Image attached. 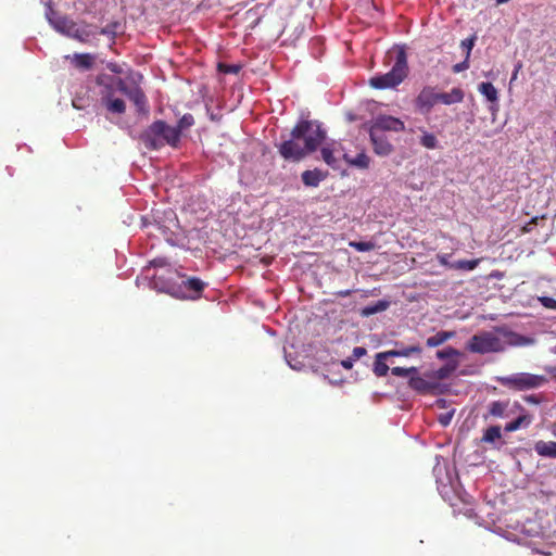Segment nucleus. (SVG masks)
I'll return each mask as SVG.
<instances>
[{
	"label": "nucleus",
	"instance_id": "nucleus-46",
	"mask_svg": "<svg viewBox=\"0 0 556 556\" xmlns=\"http://www.w3.org/2000/svg\"><path fill=\"white\" fill-rule=\"evenodd\" d=\"M451 415L448 416H444V417H441L440 418V422L443 425V426H447L450 424V420H451Z\"/></svg>",
	"mask_w": 556,
	"mask_h": 556
},
{
	"label": "nucleus",
	"instance_id": "nucleus-52",
	"mask_svg": "<svg viewBox=\"0 0 556 556\" xmlns=\"http://www.w3.org/2000/svg\"><path fill=\"white\" fill-rule=\"evenodd\" d=\"M509 0H496V4L500 5V4H504L506 2H508Z\"/></svg>",
	"mask_w": 556,
	"mask_h": 556
},
{
	"label": "nucleus",
	"instance_id": "nucleus-49",
	"mask_svg": "<svg viewBox=\"0 0 556 556\" xmlns=\"http://www.w3.org/2000/svg\"><path fill=\"white\" fill-rule=\"evenodd\" d=\"M406 370H408V375L417 374V371H418L417 367H409V368H406Z\"/></svg>",
	"mask_w": 556,
	"mask_h": 556
},
{
	"label": "nucleus",
	"instance_id": "nucleus-18",
	"mask_svg": "<svg viewBox=\"0 0 556 556\" xmlns=\"http://www.w3.org/2000/svg\"><path fill=\"white\" fill-rule=\"evenodd\" d=\"M182 287L186 290L191 291L193 293L192 298L195 299L200 296L205 287V283L197 277H190L182 281Z\"/></svg>",
	"mask_w": 556,
	"mask_h": 556
},
{
	"label": "nucleus",
	"instance_id": "nucleus-47",
	"mask_svg": "<svg viewBox=\"0 0 556 556\" xmlns=\"http://www.w3.org/2000/svg\"><path fill=\"white\" fill-rule=\"evenodd\" d=\"M520 68H521V64L518 63L516 68H515V71H514V73H513L510 81H513V80H515L517 78V75H518V72H519Z\"/></svg>",
	"mask_w": 556,
	"mask_h": 556
},
{
	"label": "nucleus",
	"instance_id": "nucleus-13",
	"mask_svg": "<svg viewBox=\"0 0 556 556\" xmlns=\"http://www.w3.org/2000/svg\"><path fill=\"white\" fill-rule=\"evenodd\" d=\"M93 35L94 33L89 29V25L79 26L77 23L73 22V27H71L66 36L79 42L87 43L89 38Z\"/></svg>",
	"mask_w": 556,
	"mask_h": 556
},
{
	"label": "nucleus",
	"instance_id": "nucleus-40",
	"mask_svg": "<svg viewBox=\"0 0 556 556\" xmlns=\"http://www.w3.org/2000/svg\"><path fill=\"white\" fill-rule=\"evenodd\" d=\"M437 258L438 262L444 267L451 268V265H453V263L448 261V254H438Z\"/></svg>",
	"mask_w": 556,
	"mask_h": 556
},
{
	"label": "nucleus",
	"instance_id": "nucleus-4",
	"mask_svg": "<svg viewBox=\"0 0 556 556\" xmlns=\"http://www.w3.org/2000/svg\"><path fill=\"white\" fill-rule=\"evenodd\" d=\"M408 75L407 58L404 50H400L391 71L374 76L369 79V85L375 89H387L399 86Z\"/></svg>",
	"mask_w": 556,
	"mask_h": 556
},
{
	"label": "nucleus",
	"instance_id": "nucleus-2",
	"mask_svg": "<svg viewBox=\"0 0 556 556\" xmlns=\"http://www.w3.org/2000/svg\"><path fill=\"white\" fill-rule=\"evenodd\" d=\"M96 83L101 87V103L105 106L108 112L117 115H123L126 112L125 101L119 98H114L116 90L121 91L130 101H132L138 111L146 110L147 97L137 83L129 86L123 78L105 74L99 75Z\"/></svg>",
	"mask_w": 556,
	"mask_h": 556
},
{
	"label": "nucleus",
	"instance_id": "nucleus-24",
	"mask_svg": "<svg viewBox=\"0 0 556 556\" xmlns=\"http://www.w3.org/2000/svg\"><path fill=\"white\" fill-rule=\"evenodd\" d=\"M74 64L78 68L89 70L93 64V56L89 53H77L74 55Z\"/></svg>",
	"mask_w": 556,
	"mask_h": 556
},
{
	"label": "nucleus",
	"instance_id": "nucleus-17",
	"mask_svg": "<svg viewBox=\"0 0 556 556\" xmlns=\"http://www.w3.org/2000/svg\"><path fill=\"white\" fill-rule=\"evenodd\" d=\"M508 401H493L488 406V416L503 418L506 416Z\"/></svg>",
	"mask_w": 556,
	"mask_h": 556
},
{
	"label": "nucleus",
	"instance_id": "nucleus-12",
	"mask_svg": "<svg viewBox=\"0 0 556 556\" xmlns=\"http://www.w3.org/2000/svg\"><path fill=\"white\" fill-rule=\"evenodd\" d=\"M328 176L327 172H323L318 168L304 170L301 175L302 182L306 187H318V185L325 180Z\"/></svg>",
	"mask_w": 556,
	"mask_h": 556
},
{
	"label": "nucleus",
	"instance_id": "nucleus-14",
	"mask_svg": "<svg viewBox=\"0 0 556 556\" xmlns=\"http://www.w3.org/2000/svg\"><path fill=\"white\" fill-rule=\"evenodd\" d=\"M457 368V362L447 363L437 370L425 374L427 378L439 383L440 380L447 379Z\"/></svg>",
	"mask_w": 556,
	"mask_h": 556
},
{
	"label": "nucleus",
	"instance_id": "nucleus-21",
	"mask_svg": "<svg viewBox=\"0 0 556 556\" xmlns=\"http://www.w3.org/2000/svg\"><path fill=\"white\" fill-rule=\"evenodd\" d=\"M478 90L490 101V102H497L498 100V93L496 88L493 86L492 83L484 81L481 83L478 87Z\"/></svg>",
	"mask_w": 556,
	"mask_h": 556
},
{
	"label": "nucleus",
	"instance_id": "nucleus-20",
	"mask_svg": "<svg viewBox=\"0 0 556 556\" xmlns=\"http://www.w3.org/2000/svg\"><path fill=\"white\" fill-rule=\"evenodd\" d=\"M532 422V416L529 414H523L517 417L515 420L505 425L506 432H514L521 427H528Z\"/></svg>",
	"mask_w": 556,
	"mask_h": 556
},
{
	"label": "nucleus",
	"instance_id": "nucleus-36",
	"mask_svg": "<svg viewBox=\"0 0 556 556\" xmlns=\"http://www.w3.org/2000/svg\"><path fill=\"white\" fill-rule=\"evenodd\" d=\"M73 106L77 110H83L85 109L88 104H87V101L85 100L84 97H79V96H76L74 99H73Z\"/></svg>",
	"mask_w": 556,
	"mask_h": 556
},
{
	"label": "nucleus",
	"instance_id": "nucleus-37",
	"mask_svg": "<svg viewBox=\"0 0 556 556\" xmlns=\"http://www.w3.org/2000/svg\"><path fill=\"white\" fill-rule=\"evenodd\" d=\"M475 40H476V37H471V38H467V39L462 41V46L464 48H466V50H467V54H466L467 59H469L470 51H471V49H472V47L475 45Z\"/></svg>",
	"mask_w": 556,
	"mask_h": 556
},
{
	"label": "nucleus",
	"instance_id": "nucleus-45",
	"mask_svg": "<svg viewBox=\"0 0 556 556\" xmlns=\"http://www.w3.org/2000/svg\"><path fill=\"white\" fill-rule=\"evenodd\" d=\"M526 401H527L528 403H532V404H539V403H540L539 399H538L535 395H529V396H527V397H526Z\"/></svg>",
	"mask_w": 556,
	"mask_h": 556
},
{
	"label": "nucleus",
	"instance_id": "nucleus-29",
	"mask_svg": "<svg viewBox=\"0 0 556 556\" xmlns=\"http://www.w3.org/2000/svg\"><path fill=\"white\" fill-rule=\"evenodd\" d=\"M320 152H321V157H323L324 162L327 165H329L330 167L337 168L338 162L333 155V151L328 147H324Z\"/></svg>",
	"mask_w": 556,
	"mask_h": 556
},
{
	"label": "nucleus",
	"instance_id": "nucleus-39",
	"mask_svg": "<svg viewBox=\"0 0 556 556\" xmlns=\"http://www.w3.org/2000/svg\"><path fill=\"white\" fill-rule=\"evenodd\" d=\"M379 357H383L384 359L389 357H401L400 349L399 350H389L386 352H380Z\"/></svg>",
	"mask_w": 556,
	"mask_h": 556
},
{
	"label": "nucleus",
	"instance_id": "nucleus-38",
	"mask_svg": "<svg viewBox=\"0 0 556 556\" xmlns=\"http://www.w3.org/2000/svg\"><path fill=\"white\" fill-rule=\"evenodd\" d=\"M366 354H367V350L365 348L356 346L352 351V358L355 361V359H358V358H361L362 356H364Z\"/></svg>",
	"mask_w": 556,
	"mask_h": 556
},
{
	"label": "nucleus",
	"instance_id": "nucleus-16",
	"mask_svg": "<svg viewBox=\"0 0 556 556\" xmlns=\"http://www.w3.org/2000/svg\"><path fill=\"white\" fill-rule=\"evenodd\" d=\"M464 100V91L460 88H453L450 92H439V102L451 105Z\"/></svg>",
	"mask_w": 556,
	"mask_h": 556
},
{
	"label": "nucleus",
	"instance_id": "nucleus-22",
	"mask_svg": "<svg viewBox=\"0 0 556 556\" xmlns=\"http://www.w3.org/2000/svg\"><path fill=\"white\" fill-rule=\"evenodd\" d=\"M344 160L350 164L358 168L366 169L369 167L370 159L369 156L362 152L358 153L354 159L349 157L348 154H344Z\"/></svg>",
	"mask_w": 556,
	"mask_h": 556
},
{
	"label": "nucleus",
	"instance_id": "nucleus-27",
	"mask_svg": "<svg viewBox=\"0 0 556 556\" xmlns=\"http://www.w3.org/2000/svg\"><path fill=\"white\" fill-rule=\"evenodd\" d=\"M480 263V260H460L457 262H454L453 265H451V269H458V270H473Z\"/></svg>",
	"mask_w": 556,
	"mask_h": 556
},
{
	"label": "nucleus",
	"instance_id": "nucleus-48",
	"mask_svg": "<svg viewBox=\"0 0 556 556\" xmlns=\"http://www.w3.org/2000/svg\"><path fill=\"white\" fill-rule=\"evenodd\" d=\"M352 291L351 290H342V291H339L337 294L341 298H346L349 295H351Z\"/></svg>",
	"mask_w": 556,
	"mask_h": 556
},
{
	"label": "nucleus",
	"instance_id": "nucleus-9",
	"mask_svg": "<svg viewBox=\"0 0 556 556\" xmlns=\"http://www.w3.org/2000/svg\"><path fill=\"white\" fill-rule=\"evenodd\" d=\"M46 17L49 24L60 34L66 36L73 27V20L67 16L60 15L52 7L51 3H47Z\"/></svg>",
	"mask_w": 556,
	"mask_h": 556
},
{
	"label": "nucleus",
	"instance_id": "nucleus-26",
	"mask_svg": "<svg viewBox=\"0 0 556 556\" xmlns=\"http://www.w3.org/2000/svg\"><path fill=\"white\" fill-rule=\"evenodd\" d=\"M421 137L419 143L429 150H433L438 148V139L434 134L428 132L427 130L421 129Z\"/></svg>",
	"mask_w": 556,
	"mask_h": 556
},
{
	"label": "nucleus",
	"instance_id": "nucleus-30",
	"mask_svg": "<svg viewBox=\"0 0 556 556\" xmlns=\"http://www.w3.org/2000/svg\"><path fill=\"white\" fill-rule=\"evenodd\" d=\"M349 245L358 252H368L376 247L371 241H351Z\"/></svg>",
	"mask_w": 556,
	"mask_h": 556
},
{
	"label": "nucleus",
	"instance_id": "nucleus-11",
	"mask_svg": "<svg viewBox=\"0 0 556 556\" xmlns=\"http://www.w3.org/2000/svg\"><path fill=\"white\" fill-rule=\"evenodd\" d=\"M408 386L410 389L421 394L434 393L439 388V383L437 381H432L430 378H424L420 376H412L408 380Z\"/></svg>",
	"mask_w": 556,
	"mask_h": 556
},
{
	"label": "nucleus",
	"instance_id": "nucleus-31",
	"mask_svg": "<svg viewBox=\"0 0 556 556\" xmlns=\"http://www.w3.org/2000/svg\"><path fill=\"white\" fill-rule=\"evenodd\" d=\"M194 124V118L192 114L187 113L181 116V118L178 121V124L175 128L179 129V134L181 135V131L185 129L190 128Z\"/></svg>",
	"mask_w": 556,
	"mask_h": 556
},
{
	"label": "nucleus",
	"instance_id": "nucleus-44",
	"mask_svg": "<svg viewBox=\"0 0 556 556\" xmlns=\"http://www.w3.org/2000/svg\"><path fill=\"white\" fill-rule=\"evenodd\" d=\"M353 363H354V359L352 357L341 361V365L345 369H352Z\"/></svg>",
	"mask_w": 556,
	"mask_h": 556
},
{
	"label": "nucleus",
	"instance_id": "nucleus-25",
	"mask_svg": "<svg viewBox=\"0 0 556 556\" xmlns=\"http://www.w3.org/2000/svg\"><path fill=\"white\" fill-rule=\"evenodd\" d=\"M502 438L501 427L491 426L484 430L481 441L484 443H494Z\"/></svg>",
	"mask_w": 556,
	"mask_h": 556
},
{
	"label": "nucleus",
	"instance_id": "nucleus-41",
	"mask_svg": "<svg viewBox=\"0 0 556 556\" xmlns=\"http://www.w3.org/2000/svg\"><path fill=\"white\" fill-rule=\"evenodd\" d=\"M391 372L393 376H396V377H407L408 376V370H406V368H404V367H393L391 369Z\"/></svg>",
	"mask_w": 556,
	"mask_h": 556
},
{
	"label": "nucleus",
	"instance_id": "nucleus-19",
	"mask_svg": "<svg viewBox=\"0 0 556 556\" xmlns=\"http://www.w3.org/2000/svg\"><path fill=\"white\" fill-rule=\"evenodd\" d=\"M455 337L454 331H439L434 336L429 337L426 341L427 346L429 348H435L443 343H445L447 340Z\"/></svg>",
	"mask_w": 556,
	"mask_h": 556
},
{
	"label": "nucleus",
	"instance_id": "nucleus-42",
	"mask_svg": "<svg viewBox=\"0 0 556 556\" xmlns=\"http://www.w3.org/2000/svg\"><path fill=\"white\" fill-rule=\"evenodd\" d=\"M469 67L468 59L466 58L465 61L457 63L453 66L454 73H459L462 71H465Z\"/></svg>",
	"mask_w": 556,
	"mask_h": 556
},
{
	"label": "nucleus",
	"instance_id": "nucleus-23",
	"mask_svg": "<svg viewBox=\"0 0 556 556\" xmlns=\"http://www.w3.org/2000/svg\"><path fill=\"white\" fill-rule=\"evenodd\" d=\"M389 305H390L389 301L379 300V301H377L376 303H374L371 305L365 306L362 309V315L366 316V317L371 316L374 314H377V313L386 311L389 307Z\"/></svg>",
	"mask_w": 556,
	"mask_h": 556
},
{
	"label": "nucleus",
	"instance_id": "nucleus-15",
	"mask_svg": "<svg viewBox=\"0 0 556 556\" xmlns=\"http://www.w3.org/2000/svg\"><path fill=\"white\" fill-rule=\"evenodd\" d=\"M534 451L539 456L556 458V442L555 441H536L534 443Z\"/></svg>",
	"mask_w": 556,
	"mask_h": 556
},
{
	"label": "nucleus",
	"instance_id": "nucleus-3",
	"mask_svg": "<svg viewBox=\"0 0 556 556\" xmlns=\"http://www.w3.org/2000/svg\"><path fill=\"white\" fill-rule=\"evenodd\" d=\"M144 146L152 150H157L168 144L177 148L180 141L179 129L169 126L164 121L153 122L141 135Z\"/></svg>",
	"mask_w": 556,
	"mask_h": 556
},
{
	"label": "nucleus",
	"instance_id": "nucleus-7",
	"mask_svg": "<svg viewBox=\"0 0 556 556\" xmlns=\"http://www.w3.org/2000/svg\"><path fill=\"white\" fill-rule=\"evenodd\" d=\"M437 103H439V92L430 86L424 87L415 99V106L422 114L430 113Z\"/></svg>",
	"mask_w": 556,
	"mask_h": 556
},
{
	"label": "nucleus",
	"instance_id": "nucleus-34",
	"mask_svg": "<svg viewBox=\"0 0 556 556\" xmlns=\"http://www.w3.org/2000/svg\"><path fill=\"white\" fill-rule=\"evenodd\" d=\"M421 352H422V349L418 344L404 346V348L400 349L401 357H409L414 354L420 355Z\"/></svg>",
	"mask_w": 556,
	"mask_h": 556
},
{
	"label": "nucleus",
	"instance_id": "nucleus-32",
	"mask_svg": "<svg viewBox=\"0 0 556 556\" xmlns=\"http://www.w3.org/2000/svg\"><path fill=\"white\" fill-rule=\"evenodd\" d=\"M217 70L223 74H238L241 71V65L218 63Z\"/></svg>",
	"mask_w": 556,
	"mask_h": 556
},
{
	"label": "nucleus",
	"instance_id": "nucleus-10",
	"mask_svg": "<svg viewBox=\"0 0 556 556\" xmlns=\"http://www.w3.org/2000/svg\"><path fill=\"white\" fill-rule=\"evenodd\" d=\"M369 138L372 144L374 152L379 156L390 155L394 148L387 138L386 134L369 128Z\"/></svg>",
	"mask_w": 556,
	"mask_h": 556
},
{
	"label": "nucleus",
	"instance_id": "nucleus-35",
	"mask_svg": "<svg viewBox=\"0 0 556 556\" xmlns=\"http://www.w3.org/2000/svg\"><path fill=\"white\" fill-rule=\"evenodd\" d=\"M540 302L546 308L556 309V300L554 298L542 296L540 298Z\"/></svg>",
	"mask_w": 556,
	"mask_h": 556
},
{
	"label": "nucleus",
	"instance_id": "nucleus-5",
	"mask_svg": "<svg viewBox=\"0 0 556 556\" xmlns=\"http://www.w3.org/2000/svg\"><path fill=\"white\" fill-rule=\"evenodd\" d=\"M498 382L514 391H526L538 389L547 382L543 375H534L530 372H517L506 377H500Z\"/></svg>",
	"mask_w": 556,
	"mask_h": 556
},
{
	"label": "nucleus",
	"instance_id": "nucleus-6",
	"mask_svg": "<svg viewBox=\"0 0 556 556\" xmlns=\"http://www.w3.org/2000/svg\"><path fill=\"white\" fill-rule=\"evenodd\" d=\"M502 349L500 338L491 332L475 334L468 343V350L479 354L500 352Z\"/></svg>",
	"mask_w": 556,
	"mask_h": 556
},
{
	"label": "nucleus",
	"instance_id": "nucleus-33",
	"mask_svg": "<svg viewBox=\"0 0 556 556\" xmlns=\"http://www.w3.org/2000/svg\"><path fill=\"white\" fill-rule=\"evenodd\" d=\"M459 351L452 348V346H448L446 349H443V350H440L437 352V357L439 359H447V358H452V357H457L459 356Z\"/></svg>",
	"mask_w": 556,
	"mask_h": 556
},
{
	"label": "nucleus",
	"instance_id": "nucleus-28",
	"mask_svg": "<svg viewBox=\"0 0 556 556\" xmlns=\"http://www.w3.org/2000/svg\"><path fill=\"white\" fill-rule=\"evenodd\" d=\"M390 370L389 366L386 364V359L383 357H379V353L376 355V361L374 363V372L377 377H384Z\"/></svg>",
	"mask_w": 556,
	"mask_h": 556
},
{
	"label": "nucleus",
	"instance_id": "nucleus-1",
	"mask_svg": "<svg viewBox=\"0 0 556 556\" xmlns=\"http://www.w3.org/2000/svg\"><path fill=\"white\" fill-rule=\"evenodd\" d=\"M325 138L326 131L317 122L301 121L291 130L290 139L277 146L278 152L287 161L300 162L316 151Z\"/></svg>",
	"mask_w": 556,
	"mask_h": 556
},
{
	"label": "nucleus",
	"instance_id": "nucleus-51",
	"mask_svg": "<svg viewBox=\"0 0 556 556\" xmlns=\"http://www.w3.org/2000/svg\"><path fill=\"white\" fill-rule=\"evenodd\" d=\"M110 31H109V29L106 27L105 28H101V30H100L101 35H108Z\"/></svg>",
	"mask_w": 556,
	"mask_h": 556
},
{
	"label": "nucleus",
	"instance_id": "nucleus-43",
	"mask_svg": "<svg viewBox=\"0 0 556 556\" xmlns=\"http://www.w3.org/2000/svg\"><path fill=\"white\" fill-rule=\"evenodd\" d=\"M106 68L114 73V74H121L123 72L121 65H118L117 63L115 62H110L106 64Z\"/></svg>",
	"mask_w": 556,
	"mask_h": 556
},
{
	"label": "nucleus",
	"instance_id": "nucleus-50",
	"mask_svg": "<svg viewBox=\"0 0 556 556\" xmlns=\"http://www.w3.org/2000/svg\"><path fill=\"white\" fill-rule=\"evenodd\" d=\"M152 265H153V266H159V265L161 266V265H163V261H162V260H154V261L152 262Z\"/></svg>",
	"mask_w": 556,
	"mask_h": 556
},
{
	"label": "nucleus",
	"instance_id": "nucleus-8",
	"mask_svg": "<svg viewBox=\"0 0 556 556\" xmlns=\"http://www.w3.org/2000/svg\"><path fill=\"white\" fill-rule=\"evenodd\" d=\"M369 128L383 134L386 131L402 132L405 130V124L400 118L391 115H378Z\"/></svg>",
	"mask_w": 556,
	"mask_h": 556
}]
</instances>
